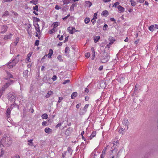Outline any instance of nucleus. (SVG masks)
Wrapping results in <instances>:
<instances>
[{
	"label": "nucleus",
	"mask_w": 158,
	"mask_h": 158,
	"mask_svg": "<svg viewBox=\"0 0 158 158\" xmlns=\"http://www.w3.org/2000/svg\"><path fill=\"white\" fill-rule=\"evenodd\" d=\"M53 93V92L51 90L48 91L47 94L46 96L45 97L46 98H49L50 96Z\"/></svg>",
	"instance_id": "23"
},
{
	"label": "nucleus",
	"mask_w": 158,
	"mask_h": 158,
	"mask_svg": "<svg viewBox=\"0 0 158 158\" xmlns=\"http://www.w3.org/2000/svg\"><path fill=\"white\" fill-rule=\"evenodd\" d=\"M70 16V15L69 14L68 15H67V16H65V17H64V18H63V20H65L66 19H67V18H68V17H69V16Z\"/></svg>",
	"instance_id": "53"
},
{
	"label": "nucleus",
	"mask_w": 158,
	"mask_h": 158,
	"mask_svg": "<svg viewBox=\"0 0 158 158\" xmlns=\"http://www.w3.org/2000/svg\"><path fill=\"white\" fill-rule=\"evenodd\" d=\"M66 151H64L62 154V157L63 158H64L65 157V156L66 155Z\"/></svg>",
	"instance_id": "47"
},
{
	"label": "nucleus",
	"mask_w": 158,
	"mask_h": 158,
	"mask_svg": "<svg viewBox=\"0 0 158 158\" xmlns=\"http://www.w3.org/2000/svg\"><path fill=\"white\" fill-rule=\"evenodd\" d=\"M89 91L88 89L87 88L85 89V90L84 91V93H88L89 92Z\"/></svg>",
	"instance_id": "59"
},
{
	"label": "nucleus",
	"mask_w": 158,
	"mask_h": 158,
	"mask_svg": "<svg viewBox=\"0 0 158 158\" xmlns=\"http://www.w3.org/2000/svg\"><path fill=\"white\" fill-rule=\"evenodd\" d=\"M30 3H33V4L36 5L38 3V2L37 0H32L30 1Z\"/></svg>",
	"instance_id": "21"
},
{
	"label": "nucleus",
	"mask_w": 158,
	"mask_h": 158,
	"mask_svg": "<svg viewBox=\"0 0 158 158\" xmlns=\"http://www.w3.org/2000/svg\"><path fill=\"white\" fill-rule=\"evenodd\" d=\"M109 58L110 56H108L107 54H106L105 53L104 54L103 56L102 57V62L103 63L106 62L108 61Z\"/></svg>",
	"instance_id": "3"
},
{
	"label": "nucleus",
	"mask_w": 158,
	"mask_h": 158,
	"mask_svg": "<svg viewBox=\"0 0 158 158\" xmlns=\"http://www.w3.org/2000/svg\"><path fill=\"white\" fill-rule=\"evenodd\" d=\"M69 48L68 47H66L64 50L65 53H68L69 52Z\"/></svg>",
	"instance_id": "39"
},
{
	"label": "nucleus",
	"mask_w": 158,
	"mask_h": 158,
	"mask_svg": "<svg viewBox=\"0 0 158 158\" xmlns=\"http://www.w3.org/2000/svg\"><path fill=\"white\" fill-rule=\"evenodd\" d=\"M91 22H92L93 25H94L95 23L96 22V20L94 19H92L91 20Z\"/></svg>",
	"instance_id": "58"
},
{
	"label": "nucleus",
	"mask_w": 158,
	"mask_h": 158,
	"mask_svg": "<svg viewBox=\"0 0 158 158\" xmlns=\"http://www.w3.org/2000/svg\"><path fill=\"white\" fill-rule=\"evenodd\" d=\"M4 91L2 89H0V98L2 95V93Z\"/></svg>",
	"instance_id": "51"
},
{
	"label": "nucleus",
	"mask_w": 158,
	"mask_h": 158,
	"mask_svg": "<svg viewBox=\"0 0 158 158\" xmlns=\"http://www.w3.org/2000/svg\"><path fill=\"white\" fill-rule=\"evenodd\" d=\"M7 27L6 26H3L1 29V32L2 33H4L6 32L7 30Z\"/></svg>",
	"instance_id": "12"
},
{
	"label": "nucleus",
	"mask_w": 158,
	"mask_h": 158,
	"mask_svg": "<svg viewBox=\"0 0 158 158\" xmlns=\"http://www.w3.org/2000/svg\"><path fill=\"white\" fill-rule=\"evenodd\" d=\"M19 37H17L15 39V40L14 42V43L15 44V45L16 46L17 44L18 43L19 41Z\"/></svg>",
	"instance_id": "27"
},
{
	"label": "nucleus",
	"mask_w": 158,
	"mask_h": 158,
	"mask_svg": "<svg viewBox=\"0 0 158 158\" xmlns=\"http://www.w3.org/2000/svg\"><path fill=\"white\" fill-rule=\"evenodd\" d=\"M13 35V34H12L10 33L8 35H5L3 39L5 40L10 39L12 38Z\"/></svg>",
	"instance_id": "8"
},
{
	"label": "nucleus",
	"mask_w": 158,
	"mask_h": 158,
	"mask_svg": "<svg viewBox=\"0 0 158 158\" xmlns=\"http://www.w3.org/2000/svg\"><path fill=\"white\" fill-rule=\"evenodd\" d=\"M108 15V12L107 10H105L102 11V15L104 16H107Z\"/></svg>",
	"instance_id": "17"
},
{
	"label": "nucleus",
	"mask_w": 158,
	"mask_h": 158,
	"mask_svg": "<svg viewBox=\"0 0 158 158\" xmlns=\"http://www.w3.org/2000/svg\"><path fill=\"white\" fill-rule=\"evenodd\" d=\"M38 6L37 5H36L35 6L33 7V10H35L36 11H38Z\"/></svg>",
	"instance_id": "43"
},
{
	"label": "nucleus",
	"mask_w": 158,
	"mask_h": 158,
	"mask_svg": "<svg viewBox=\"0 0 158 158\" xmlns=\"http://www.w3.org/2000/svg\"><path fill=\"white\" fill-rule=\"evenodd\" d=\"M90 56V53L89 52H87L85 54V56L87 58H89Z\"/></svg>",
	"instance_id": "42"
},
{
	"label": "nucleus",
	"mask_w": 158,
	"mask_h": 158,
	"mask_svg": "<svg viewBox=\"0 0 158 158\" xmlns=\"http://www.w3.org/2000/svg\"><path fill=\"white\" fill-rule=\"evenodd\" d=\"M108 27V25L107 24H105L104 25L103 27V30H106V27Z\"/></svg>",
	"instance_id": "52"
},
{
	"label": "nucleus",
	"mask_w": 158,
	"mask_h": 158,
	"mask_svg": "<svg viewBox=\"0 0 158 158\" xmlns=\"http://www.w3.org/2000/svg\"><path fill=\"white\" fill-rule=\"evenodd\" d=\"M44 131L46 133L48 134L51 133L52 132V129H44Z\"/></svg>",
	"instance_id": "31"
},
{
	"label": "nucleus",
	"mask_w": 158,
	"mask_h": 158,
	"mask_svg": "<svg viewBox=\"0 0 158 158\" xmlns=\"http://www.w3.org/2000/svg\"><path fill=\"white\" fill-rule=\"evenodd\" d=\"M34 26L36 32H38L39 34L40 35V34L41 33V32L40 29V26L39 24L38 23H37L34 25Z\"/></svg>",
	"instance_id": "6"
},
{
	"label": "nucleus",
	"mask_w": 158,
	"mask_h": 158,
	"mask_svg": "<svg viewBox=\"0 0 158 158\" xmlns=\"http://www.w3.org/2000/svg\"><path fill=\"white\" fill-rule=\"evenodd\" d=\"M128 121L127 119H124L122 121L123 124L125 126V128H128Z\"/></svg>",
	"instance_id": "11"
},
{
	"label": "nucleus",
	"mask_w": 158,
	"mask_h": 158,
	"mask_svg": "<svg viewBox=\"0 0 158 158\" xmlns=\"http://www.w3.org/2000/svg\"><path fill=\"white\" fill-rule=\"evenodd\" d=\"M56 30L54 29V28H53L51 29L50 31H49V33L50 34H51L52 33H53L54 32H55L56 31Z\"/></svg>",
	"instance_id": "40"
},
{
	"label": "nucleus",
	"mask_w": 158,
	"mask_h": 158,
	"mask_svg": "<svg viewBox=\"0 0 158 158\" xmlns=\"http://www.w3.org/2000/svg\"><path fill=\"white\" fill-rule=\"evenodd\" d=\"M70 82V80H65L64 82H63V84H65L67 83H69Z\"/></svg>",
	"instance_id": "49"
},
{
	"label": "nucleus",
	"mask_w": 158,
	"mask_h": 158,
	"mask_svg": "<svg viewBox=\"0 0 158 158\" xmlns=\"http://www.w3.org/2000/svg\"><path fill=\"white\" fill-rule=\"evenodd\" d=\"M4 153V151L2 149H1L0 156H2Z\"/></svg>",
	"instance_id": "48"
},
{
	"label": "nucleus",
	"mask_w": 158,
	"mask_h": 158,
	"mask_svg": "<svg viewBox=\"0 0 158 158\" xmlns=\"http://www.w3.org/2000/svg\"><path fill=\"white\" fill-rule=\"evenodd\" d=\"M92 5L91 2L90 1H86L85 2V6H86L90 7Z\"/></svg>",
	"instance_id": "18"
},
{
	"label": "nucleus",
	"mask_w": 158,
	"mask_h": 158,
	"mask_svg": "<svg viewBox=\"0 0 158 158\" xmlns=\"http://www.w3.org/2000/svg\"><path fill=\"white\" fill-rule=\"evenodd\" d=\"M8 98L10 100H12V99H14L15 97L14 95L11 94L8 96Z\"/></svg>",
	"instance_id": "35"
},
{
	"label": "nucleus",
	"mask_w": 158,
	"mask_h": 158,
	"mask_svg": "<svg viewBox=\"0 0 158 158\" xmlns=\"http://www.w3.org/2000/svg\"><path fill=\"white\" fill-rule=\"evenodd\" d=\"M125 129H119L118 131L119 133L123 134L125 132Z\"/></svg>",
	"instance_id": "28"
},
{
	"label": "nucleus",
	"mask_w": 158,
	"mask_h": 158,
	"mask_svg": "<svg viewBox=\"0 0 158 158\" xmlns=\"http://www.w3.org/2000/svg\"><path fill=\"white\" fill-rule=\"evenodd\" d=\"M109 40L110 41L109 43L107 44L106 46L105 47V48H110L111 45L113 44L114 42L115 41L113 37H110L109 38Z\"/></svg>",
	"instance_id": "4"
},
{
	"label": "nucleus",
	"mask_w": 158,
	"mask_h": 158,
	"mask_svg": "<svg viewBox=\"0 0 158 158\" xmlns=\"http://www.w3.org/2000/svg\"><path fill=\"white\" fill-rule=\"evenodd\" d=\"M96 135V131H93L92 132V134H90V136H89V137H90V139H91L93 137H94Z\"/></svg>",
	"instance_id": "22"
},
{
	"label": "nucleus",
	"mask_w": 158,
	"mask_h": 158,
	"mask_svg": "<svg viewBox=\"0 0 158 158\" xmlns=\"http://www.w3.org/2000/svg\"><path fill=\"white\" fill-rule=\"evenodd\" d=\"M19 54H18L17 56L14 59L16 63H17L19 61Z\"/></svg>",
	"instance_id": "34"
},
{
	"label": "nucleus",
	"mask_w": 158,
	"mask_h": 158,
	"mask_svg": "<svg viewBox=\"0 0 158 158\" xmlns=\"http://www.w3.org/2000/svg\"><path fill=\"white\" fill-rule=\"evenodd\" d=\"M39 44V41L38 40H37L35 41V46H38Z\"/></svg>",
	"instance_id": "45"
},
{
	"label": "nucleus",
	"mask_w": 158,
	"mask_h": 158,
	"mask_svg": "<svg viewBox=\"0 0 158 158\" xmlns=\"http://www.w3.org/2000/svg\"><path fill=\"white\" fill-rule=\"evenodd\" d=\"M100 39V37L99 36H97L94 38V41L95 43H96Z\"/></svg>",
	"instance_id": "29"
},
{
	"label": "nucleus",
	"mask_w": 158,
	"mask_h": 158,
	"mask_svg": "<svg viewBox=\"0 0 158 158\" xmlns=\"http://www.w3.org/2000/svg\"><path fill=\"white\" fill-rule=\"evenodd\" d=\"M67 151L69 152H71V154H72V152L73 151V150L70 147L68 148L67 149Z\"/></svg>",
	"instance_id": "46"
},
{
	"label": "nucleus",
	"mask_w": 158,
	"mask_h": 158,
	"mask_svg": "<svg viewBox=\"0 0 158 158\" xmlns=\"http://www.w3.org/2000/svg\"><path fill=\"white\" fill-rule=\"evenodd\" d=\"M42 118L43 119H47L48 118V115L47 114H44L42 115Z\"/></svg>",
	"instance_id": "32"
},
{
	"label": "nucleus",
	"mask_w": 158,
	"mask_h": 158,
	"mask_svg": "<svg viewBox=\"0 0 158 158\" xmlns=\"http://www.w3.org/2000/svg\"><path fill=\"white\" fill-rule=\"evenodd\" d=\"M105 155V152H102V154L101 155V158H104Z\"/></svg>",
	"instance_id": "41"
},
{
	"label": "nucleus",
	"mask_w": 158,
	"mask_h": 158,
	"mask_svg": "<svg viewBox=\"0 0 158 158\" xmlns=\"http://www.w3.org/2000/svg\"><path fill=\"white\" fill-rule=\"evenodd\" d=\"M90 21V19L89 18H86L85 19V23H86V24H87Z\"/></svg>",
	"instance_id": "36"
},
{
	"label": "nucleus",
	"mask_w": 158,
	"mask_h": 158,
	"mask_svg": "<svg viewBox=\"0 0 158 158\" xmlns=\"http://www.w3.org/2000/svg\"><path fill=\"white\" fill-rule=\"evenodd\" d=\"M56 75H54L52 77V80L53 81L56 80Z\"/></svg>",
	"instance_id": "57"
},
{
	"label": "nucleus",
	"mask_w": 158,
	"mask_h": 158,
	"mask_svg": "<svg viewBox=\"0 0 158 158\" xmlns=\"http://www.w3.org/2000/svg\"><path fill=\"white\" fill-rule=\"evenodd\" d=\"M60 24V23L59 22H56L54 23L52 25L53 26V28L54 29H55L56 30V27L59 25Z\"/></svg>",
	"instance_id": "15"
},
{
	"label": "nucleus",
	"mask_w": 158,
	"mask_h": 158,
	"mask_svg": "<svg viewBox=\"0 0 158 158\" xmlns=\"http://www.w3.org/2000/svg\"><path fill=\"white\" fill-rule=\"evenodd\" d=\"M89 99V98L88 97L86 96L85 97V101H88Z\"/></svg>",
	"instance_id": "64"
},
{
	"label": "nucleus",
	"mask_w": 158,
	"mask_h": 158,
	"mask_svg": "<svg viewBox=\"0 0 158 158\" xmlns=\"http://www.w3.org/2000/svg\"><path fill=\"white\" fill-rule=\"evenodd\" d=\"M53 53V50L50 49L49 50V53L48 54H47L46 55H48V57L49 58H51V56L52 55Z\"/></svg>",
	"instance_id": "14"
},
{
	"label": "nucleus",
	"mask_w": 158,
	"mask_h": 158,
	"mask_svg": "<svg viewBox=\"0 0 158 158\" xmlns=\"http://www.w3.org/2000/svg\"><path fill=\"white\" fill-rule=\"evenodd\" d=\"M71 31H69V33L70 34H73V30H75V28L74 27H72Z\"/></svg>",
	"instance_id": "44"
},
{
	"label": "nucleus",
	"mask_w": 158,
	"mask_h": 158,
	"mask_svg": "<svg viewBox=\"0 0 158 158\" xmlns=\"http://www.w3.org/2000/svg\"><path fill=\"white\" fill-rule=\"evenodd\" d=\"M64 5H67L70 2V0H63Z\"/></svg>",
	"instance_id": "30"
},
{
	"label": "nucleus",
	"mask_w": 158,
	"mask_h": 158,
	"mask_svg": "<svg viewBox=\"0 0 158 158\" xmlns=\"http://www.w3.org/2000/svg\"><path fill=\"white\" fill-rule=\"evenodd\" d=\"M12 158H20V156L19 155H16L15 156H13Z\"/></svg>",
	"instance_id": "56"
},
{
	"label": "nucleus",
	"mask_w": 158,
	"mask_h": 158,
	"mask_svg": "<svg viewBox=\"0 0 158 158\" xmlns=\"http://www.w3.org/2000/svg\"><path fill=\"white\" fill-rule=\"evenodd\" d=\"M32 53L33 52H30L27 55L26 59L28 62H30L29 60L30 59V57L32 54Z\"/></svg>",
	"instance_id": "19"
},
{
	"label": "nucleus",
	"mask_w": 158,
	"mask_h": 158,
	"mask_svg": "<svg viewBox=\"0 0 158 158\" xmlns=\"http://www.w3.org/2000/svg\"><path fill=\"white\" fill-rule=\"evenodd\" d=\"M9 12L8 11H6L3 15H8Z\"/></svg>",
	"instance_id": "62"
},
{
	"label": "nucleus",
	"mask_w": 158,
	"mask_h": 158,
	"mask_svg": "<svg viewBox=\"0 0 158 158\" xmlns=\"http://www.w3.org/2000/svg\"><path fill=\"white\" fill-rule=\"evenodd\" d=\"M72 131V129H66V130L64 131V133L66 135L69 136L70 134Z\"/></svg>",
	"instance_id": "10"
},
{
	"label": "nucleus",
	"mask_w": 158,
	"mask_h": 158,
	"mask_svg": "<svg viewBox=\"0 0 158 158\" xmlns=\"http://www.w3.org/2000/svg\"><path fill=\"white\" fill-rule=\"evenodd\" d=\"M32 139H30L28 140L27 141L28 145L30 146H33V143L32 142Z\"/></svg>",
	"instance_id": "25"
},
{
	"label": "nucleus",
	"mask_w": 158,
	"mask_h": 158,
	"mask_svg": "<svg viewBox=\"0 0 158 158\" xmlns=\"http://www.w3.org/2000/svg\"><path fill=\"white\" fill-rule=\"evenodd\" d=\"M11 111V109L10 108H8L6 111V115L7 116V117L8 118H9L10 117V114Z\"/></svg>",
	"instance_id": "16"
},
{
	"label": "nucleus",
	"mask_w": 158,
	"mask_h": 158,
	"mask_svg": "<svg viewBox=\"0 0 158 158\" xmlns=\"http://www.w3.org/2000/svg\"><path fill=\"white\" fill-rule=\"evenodd\" d=\"M97 14L96 13H95L94 14V18L93 19H97Z\"/></svg>",
	"instance_id": "55"
},
{
	"label": "nucleus",
	"mask_w": 158,
	"mask_h": 158,
	"mask_svg": "<svg viewBox=\"0 0 158 158\" xmlns=\"http://www.w3.org/2000/svg\"><path fill=\"white\" fill-rule=\"evenodd\" d=\"M89 105V104H87L85 105L84 107L83 108V110L84 111V112L85 113L86 112L87 110V109L88 108Z\"/></svg>",
	"instance_id": "24"
},
{
	"label": "nucleus",
	"mask_w": 158,
	"mask_h": 158,
	"mask_svg": "<svg viewBox=\"0 0 158 158\" xmlns=\"http://www.w3.org/2000/svg\"><path fill=\"white\" fill-rule=\"evenodd\" d=\"M14 82V81L13 80H10L9 81H8V82L6 83L2 87V89L4 91L6 88L9 87L10 85L13 84Z\"/></svg>",
	"instance_id": "5"
},
{
	"label": "nucleus",
	"mask_w": 158,
	"mask_h": 158,
	"mask_svg": "<svg viewBox=\"0 0 158 158\" xmlns=\"http://www.w3.org/2000/svg\"><path fill=\"white\" fill-rule=\"evenodd\" d=\"M154 26L153 25H152L148 27V29L150 31L153 32L154 30Z\"/></svg>",
	"instance_id": "26"
},
{
	"label": "nucleus",
	"mask_w": 158,
	"mask_h": 158,
	"mask_svg": "<svg viewBox=\"0 0 158 158\" xmlns=\"http://www.w3.org/2000/svg\"><path fill=\"white\" fill-rule=\"evenodd\" d=\"M48 56V55L45 54V55H44V56L43 57V58H42V60H41V61H42V60H43L45 58V57H47V56Z\"/></svg>",
	"instance_id": "61"
},
{
	"label": "nucleus",
	"mask_w": 158,
	"mask_h": 158,
	"mask_svg": "<svg viewBox=\"0 0 158 158\" xmlns=\"http://www.w3.org/2000/svg\"><path fill=\"white\" fill-rule=\"evenodd\" d=\"M53 53V50L50 49L49 50V53L48 54H47L46 55H48V57L49 58H51V56L52 55Z\"/></svg>",
	"instance_id": "13"
},
{
	"label": "nucleus",
	"mask_w": 158,
	"mask_h": 158,
	"mask_svg": "<svg viewBox=\"0 0 158 158\" xmlns=\"http://www.w3.org/2000/svg\"><path fill=\"white\" fill-rule=\"evenodd\" d=\"M63 99V98L62 97H60L59 98V100L58 102L59 103H60L62 100Z\"/></svg>",
	"instance_id": "50"
},
{
	"label": "nucleus",
	"mask_w": 158,
	"mask_h": 158,
	"mask_svg": "<svg viewBox=\"0 0 158 158\" xmlns=\"http://www.w3.org/2000/svg\"><path fill=\"white\" fill-rule=\"evenodd\" d=\"M61 125V123H58L56 126V127L58 128L59 127H60Z\"/></svg>",
	"instance_id": "54"
},
{
	"label": "nucleus",
	"mask_w": 158,
	"mask_h": 158,
	"mask_svg": "<svg viewBox=\"0 0 158 158\" xmlns=\"http://www.w3.org/2000/svg\"><path fill=\"white\" fill-rule=\"evenodd\" d=\"M128 10V12L130 13H131L133 11V9L132 8L129 9Z\"/></svg>",
	"instance_id": "63"
},
{
	"label": "nucleus",
	"mask_w": 158,
	"mask_h": 158,
	"mask_svg": "<svg viewBox=\"0 0 158 158\" xmlns=\"http://www.w3.org/2000/svg\"><path fill=\"white\" fill-rule=\"evenodd\" d=\"M55 8L56 10H59L61 8V7L60 6H58L56 5L55 6Z\"/></svg>",
	"instance_id": "60"
},
{
	"label": "nucleus",
	"mask_w": 158,
	"mask_h": 158,
	"mask_svg": "<svg viewBox=\"0 0 158 158\" xmlns=\"http://www.w3.org/2000/svg\"><path fill=\"white\" fill-rule=\"evenodd\" d=\"M7 77L9 78H12L13 77L12 75L9 72H7Z\"/></svg>",
	"instance_id": "37"
},
{
	"label": "nucleus",
	"mask_w": 158,
	"mask_h": 158,
	"mask_svg": "<svg viewBox=\"0 0 158 158\" xmlns=\"http://www.w3.org/2000/svg\"><path fill=\"white\" fill-rule=\"evenodd\" d=\"M118 12L120 13H123L125 9L121 5H118L117 7Z\"/></svg>",
	"instance_id": "7"
},
{
	"label": "nucleus",
	"mask_w": 158,
	"mask_h": 158,
	"mask_svg": "<svg viewBox=\"0 0 158 158\" xmlns=\"http://www.w3.org/2000/svg\"><path fill=\"white\" fill-rule=\"evenodd\" d=\"M17 63H16L15 61L14 58L12 60H10L9 62L6 64V65L7 67L9 69L12 68L13 66H15Z\"/></svg>",
	"instance_id": "2"
},
{
	"label": "nucleus",
	"mask_w": 158,
	"mask_h": 158,
	"mask_svg": "<svg viewBox=\"0 0 158 158\" xmlns=\"http://www.w3.org/2000/svg\"><path fill=\"white\" fill-rule=\"evenodd\" d=\"M12 143V139L8 135H4L0 141V144L3 147H9Z\"/></svg>",
	"instance_id": "1"
},
{
	"label": "nucleus",
	"mask_w": 158,
	"mask_h": 158,
	"mask_svg": "<svg viewBox=\"0 0 158 158\" xmlns=\"http://www.w3.org/2000/svg\"><path fill=\"white\" fill-rule=\"evenodd\" d=\"M91 51L92 52V60H94V58L95 55V50L94 47H92L91 49Z\"/></svg>",
	"instance_id": "9"
},
{
	"label": "nucleus",
	"mask_w": 158,
	"mask_h": 158,
	"mask_svg": "<svg viewBox=\"0 0 158 158\" xmlns=\"http://www.w3.org/2000/svg\"><path fill=\"white\" fill-rule=\"evenodd\" d=\"M131 5L133 6H135L136 4V2L132 0H130Z\"/></svg>",
	"instance_id": "33"
},
{
	"label": "nucleus",
	"mask_w": 158,
	"mask_h": 158,
	"mask_svg": "<svg viewBox=\"0 0 158 158\" xmlns=\"http://www.w3.org/2000/svg\"><path fill=\"white\" fill-rule=\"evenodd\" d=\"M119 3L118 2H115L114 4L113 5V6L114 7H117V6L119 5Z\"/></svg>",
	"instance_id": "38"
},
{
	"label": "nucleus",
	"mask_w": 158,
	"mask_h": 158,
	"mask_svg": "<svg viewBox=\"0 0 158 158\" xmlns=\"http://www.w3.org/2000/svg\"><path fill=\"white\" fill-rule=\"evenodd\" d=\"M77 95V92H74L71 95V98L72 99L74 98L75 97H76Z\"/></svg>",
	"instance_id": "20"
}]
</instances>
